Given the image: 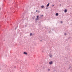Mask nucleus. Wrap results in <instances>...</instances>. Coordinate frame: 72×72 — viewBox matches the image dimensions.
I'll use <instances>...</instances> for the list:
<instances>
[{"mask_svg": "<svg viewBox=\"0 0 72 72\" xmlns=\"http://www.w3.org/2000/svg\"><path fill=\"white\" fill-rule=\"evenodd\" d=\"M53 63V62L52 61H51V62H49V64H51Z\"/></svg>", "mask_w": 72, "mask_h": 72, "instance_id": "f257e3e1", "label": "nucleus"}, {"mask_svg": "<svg viewBox=\"0 0 72 72\" xmlns=\"http://www.w3.org/2000/svg\"><path fill=\"white\" fill-rule=\"evenodd\" d=\"M39 16H37V19H36V21H37V20H38V19H39Z\"/></svg>", "mask_w": 72, "mask_h": 72, "instance_id": "f03ea898", "label": "nucleus"}, {"mask_svg": "<svg viewBox=\"0 0 72 72\" xmlns=\"http://www.w3.org/2000/svg\"><path fill=\"white\" fill-rule=\"evenodd\" d=\"M23 54H25L26 55H27V54H28V53H26V52H25L23 53Z\"/></svg>", "mask_w": 72, "mask_h": 72, "instance_id": "7ed1b4c3", "label": "nucleus"}, {"mask_svg": "<svg viewBox=\"0 0 72 72\" xmlns=\"http://www.w3.org/2000/svg\"><path fill=\"white\" fill-rule=\"evenodd\" d=\"M50 3H48V4H47V6H46L47 7H48L49 6V4H50Z\"/></svg>", "mask_w": 72, "mask_h": 72, "instance_id": "20e7f679", "label": "nucleus"}, {"mask_svg": "<svg viewBox=\"0 0 72 72\" xmlns=\"http://www.w3.org/2000/svg\"><path fill=\"white\" fill-rule=\"evenodd\" d=\"M56 16H58V13H56Z\"/></svg>", "mask_w": 72, "mask_h": 72, "instance_id": "39448f33", "label": "nucleus"}, {"mask_svg": "<svg viewBox=\"0 0 72 72\" xmlns=\"http://www.w3.org/2000/svg\"><path fill=\"white\" fill-rule=\"evenodd\" d=\"M67 11V10L66 9H65L64 10L65 12H66Z\"/></svg>", "mask_w": 72, "mask_h": 72, "instance_id": "423d86ee", "label": "nucleus"}, {"mask_svg": "<svg viewBox=\"0 0 72 72\" xmlns=\"http://www.w3.org/2000/svg\"><path fill=\"white\" fill-rule=\"evenodd\" d=\"M44 6H41V8H43L44 7Z\"/></svg>", "mask_w": 72, "mask_h": 72, "instance_id": "0eeeda50", "label": "nucleus"}, {"mask_svg": "<svg viewBox=\"0 0 72 72\" xmlns=\"http://www.w3.org/2000/svg\"><path fill=\"white\" fill-rule=\"evenodd\" d=\"M32 35V33H31L30 34V36H31V35Z\"/></svg>", "mask_w": 72, "mask_h": 72, "instance_id": "6e6552de", "label": "nucleus"}, {"mask_svg": "<svg viewBox=\"0 0 72 72\" xmlns=\"http://www.w3.org/2000/svg\"><path fill=\"white\" fill-rule=\"evenodd\" d=\"M52 57V55H50V57Z\"/></svg>", "mask_w": 72, "mask_h": 72, "instance_id": "1a4fd4ad", "label": "nucleus"}, {"mask_svg": "<svg viewBox=\"0 0 72 72\" xmlns=\"http://www.w3.org/2000/svg\"><path fill=\"white\" fill-rule=\"evenodd\" d=\"M61 23H62V21H61Z\"/></svg>", "mask_w": 72, "mask_h": 72, "instance_id": "9d476101", "label": "nucleus"}, {"mask_svg": "<svg viewBox=\"0 0 72 72\" xmlns=\"http://www.w3.org/2000/svg\"><path fill=\"white\" fill-rule=\"evenodd\" d=\"M48 71H50V69H48Z\"/></svg>", "mask_w": 72, "mask_h": 72, "instance_id": "9b49d317", "label": "nucleus"}, {"mask_svg": "<svg viewBox=\"0 0 72 72\" xmlns=\"http://www.w3.org/2000/svg\"><path fill=\"white\" fill-rule=\"evenodd\" d=\"M66 35V33H65L64 34V35Z\"/></svg>", "mask_w": 72, "mask_h": 72, "instance_id": "f8f14e48", "label": "nucleus"}, {"mask_svg": "<svg viewBox=\"0 0 72 72\" xmlns=\"http://www.w3.org/2000/svg\"><path fill=\"white\" fill-rule=\"evenodd\" d=\"M54 6V5H53L52 6L53 7V6Z\"/></svg>", "mask_w": 72, "mask_h": 72, "instance_id": "ddd939ff", "label": "nucleus"}, {"mask_svg": "<svg viewBox=\"0 0 72 72\" xmlns=\"http://www.w3.org/2000/svg\"><path fill=\"white\" fill-rule=\"evenodd\" d=\"M37 12V10H36V12Z\"/></svg>", "mask_w": 72, "mask_h": 72, "instance_id": "4468645a", "label": "nucleus"}, {"mask_svg": "<svg viewBox=\"0 0 72 72\" xmlns=\"http://www.w3.org/2000/svg\"><path fill=\"white\" fill-rule=\"evenodd\" d=\"M43 16V15H42L41 16Z\"/></svg>", "mask_w": 72, "mask_h": 72, "instance_id": "2eb2a0df", "label": "nucleus"}, {"mask_svg": "<svg viewBox=\"0 0 72 72\" xmlns=\"http://www.w3.org/2000/svg\"><path fill=\"white\" fill-rule=\"evenodd\" d=\"M1 10V8H0V10Z\"/></svg>", "mask_w": 72, "mask_h": 72, "instance_id": "dca6fc26", "label": "nucleus"}, {"mask_svg": "<svg viewBox=\"0 0 72 72\" xmlns=\"http://www.w3.org/2000/svg\"><path fill=\"white\" fill-rule=\"evenodd\" d=\"M60 6H61V5H60Z\"/></svg>", "mask_w": 72, "mask_h": 72, "instance_id": "f3484780", "label": "nucleus"}, {"mask_svg": "<svg viewBox=\"0 0 72 72\" xmlns=\"http://www.w3.org/2000/svg\"><path fill=\"white\" fill-rule=\"evenodd\" d=\"M1 26V25H0V26Z\"/></svg>", "mask_w": 72, "mask_h": 72, "instance_id": "a211bd4d", "label": "nucleus"}]
</instances>
